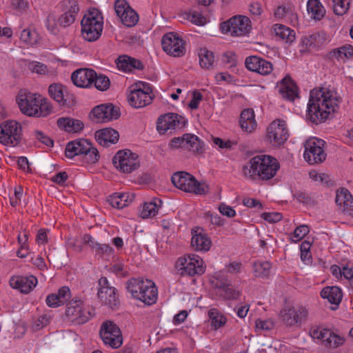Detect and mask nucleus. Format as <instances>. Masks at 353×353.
Wrapping results in <instances>:
<instances>
[{
    "label": "nucleus",
    "instance_id": "1",
    "mask_svg": "<svg viewBox=\"0 0 353 353\" xmlns=\"http://www.w3.org/2000/svg\"><path fill=\"white\" fill-rule=\"evenodd\" d=\"M341 101V97L333 88L314 89L307 104V118L316 124L323 122L336 111Z\"/></svg>",
    "mask_w": 353,
    "mask_h": 353
},
{
    "label": "nucleus",
    "instance_id": "2",
    "mask_svg": "<svg viewBox=\"0 0 353 353\" xmlns=\"http://www.w3.org/2000/svg\"><path fill=\"white\" fill-rule=\"evenodd\" d=\"M279 168V163L275 158L259 154L250 159L242 166L241 174L252 182L267 181L276 174Z\"/></svg>",
    "mask_w": 353,
    "mask_h": 353
},
{
    "label": "nucleus",
    "instance_id": "3",
    "mask_svg": "<svg viewBox=\"0 0 353 353\" xmlns=\"http://www.w3.org/2000/svg\"><path fill=\"white\" fill-rule=\"evenodd\" d=\"M17 101L21 112L28 117H46L52 112V106L46 99L26 90L19 91Z\"/></svg>",
    "mask_w": 353,
    "mask_h": 353
},
{
    "label": "nucleus",
    "instance_id": "4",
    "mask_svg": "<svg viewBox=\"0 0 353 353\" xmlns=\"http://www.w3.org/2000/svg\"><path fill=\"white\" fill-rule=\"evenodd\" d=\"M81 36L88 42L99 39L103 28V17L97 8H90L84 14L81 21Z\"/></svg>",
    "mask_w": 353,
    "mask_h": 353
},
{
    "label": "nucleus",
    "instance_id": "5",
    "mask_svg": "<svg viewBox=\"0 0 353 353\" xmlns=\"http://www.w3.org/2000/svg\"><path fill=\"white\" fill-rule=\"evenodd\" d=\"M173 185L184 192L196 194H205L208 192V185L199 182L194 176L185 172H178L172 176Z\"/></svg>",
    "mask_w": 353,
    "mask_h": 353
},
{
    "label": "nucleus",
    "instance_id": "6",
    "mask_svg": "<svg viewBox=\"0 0 353 353\" xmlns=\"http://www.w3.org/2000/svg\"><path fill=\"white\" fill-rule=\"evenodd\" d=\"M65 316L68 321L76 325H81L90 319L92 314L90 309L83 301L75 297L68 302Z\"/></svg>",
    "mask_w": 353,
    "mask_h": 353
},
{
    "label": "nucleus",
    "instance_id": "7",
    "mask_svg": "<svg viewBox=\"0 0 353 353\" xmlns=\"http://www.w3.org/2000/svg\"><path fill=\"white\" fill-rule=\"evenodd\" d=\"M153 96L150 85L146 82L139 81L130 87L128 101L131 106L141 108L149 105Z\"/></svg>",
    "mask_w": 353,
    "mask_h": 353
},
{
    "label": "nucleus",
    "instance_id": "8",
    "mask_svg": "<svg viewBox=\"0 0 353 353\" xmlns=\"http://www.w3.org/2000/svg\"><path fill=\"white\" fill-rule=\"evenodd\" d=\"M220 28L223 34H228L232 37H244L250 33L252 23L248 17L236 15L222 22Z\"/></svg>",
    "mask_w": 353,
    "mask_h": 353
},
{
    "label": "nucleus",
    "instance_id": "9",
    "mask_svg": "<svg viewBox=\"0 0 353 353\" xmlns=\"http://www.w3.org/2000/svg\"><path fill=\"white\" fill-rule=\"evenodd\" d=\"M175 267L181 276L200 275L205 272L203 261L194 254L179 258L176 262Z\"/></svg>",
    "mask_w": 353,
    "mask_h": 353
},
{
    "label": "nucleus",
    "instance_id": "10",
    "mask_svg": "<svg viewBox=\"0 0 353 353\" xmlns=\"http://www.w3.org/2000/svg\"><path fill=\"white\" fill-rule=\"evenodd\" d=\"M324 145L325 141L322 139L315 137L307 139L304 144L305 160L312 165L323 162L326 157Z\"/></svg>",
    "mask_w": 353,
    "mask_h": 353
},
{
    "label": "nucleus",
    "instance_id": "11",
    "mask_svg": "<svg viewBox=\"0 0 353 353\" xmlns=\"http://www.w3.org/2000/svg\"><path fill=\"white\" fill-rule=\"evenodd\" d=\"M21 137V125L13 120L3 121L0 125V142L8 146L17 145Z\"/></svg>",
    "mask_w": 353,
    "mask_h": 353
},
{
    "label": "nucleus",
    "instance_id": "12",
    "mask_svg": "<svg viewBox=\"0 0 353 353\" xmlns=\"http://www.w3.org/2000/svg\"><path fill=\"white\" fill-rule=\"evenodd\" d=\"M113 164L117 169L130 173L139 167L138 155L130 150H120L113 158Z\"/></svg>",
    "mask_w": 353,
    "mask_h": 353
},
{
    "label": "nucleus",
    "instance_id": "13",
    "mask_svg": "<svg viewBox=\"0 0 353 353\" xmlns=\"http://www.w3.org/2000/svg\"><path fill=\"white\" fill-rule=\"evenodd\" d=\"M100 336L106 345L112 348L119 347L123 343L119 327L112 321L103 323L100 329Z\"/></svg>",
    "mask_w": 353,
    "mask_h": 353
},
{
    "label": "nucleus",
    "instance_id": "14",
    "mask_svg": "<svg viewBox=\"0 0 353 353\" xmlns=\"http://www.w3.org/2000/svg\"><path fill=\"white\" fill-rule=\"evenodd\" d=\"M169 147L172 150L179 148L188 150L194 154L202 152L200 139L197 136L192 134H185L182 137L173 138L169 143Z\"/></svg>",
    "mask_w": 353,
    "mask_h": 353
},
{
    "label": "nucleus",
    "instance_id": "15",
    "mask_svg": "<svg viewBox=\"0 0 353 353\" xmlns=\"http://www.w3.org/2000/svg\"><path fill=\"white\" fill-rule=\"evenodd\" d=\"M308 316V310L305 307L298 306L285 308L281 312V317L283 323L290 327L300 326Z\"/></svg>",
    "mask_w": 353,
    "mask_h": 353
},
{
    "label": "nucleus",
    "instance_id": "16",
    "mask_svg": "<svg viewBox=\"0 0 353 353\" xmlns=\"http://www.w3.org/2000/svg\"><path fill=\"white\" fill-rule=\"evenodd\" d=\"M97 296L100 301L114 309L119 305V299L116 293V289L110 286L107 278L101 277L99 280V290Z\"/></svg>",
    "mask_w": 353,
    "mask_h": 353
},
{
    "label": "nucleus",
    "instance_id": "17",
    "mask_svg": "<svg viewBox=\"0 0 353 353\" xmlns=\"http://www.w3.org/2000/svg\"><path fill=\"white\" fill-rule=\"evenodd\" d=\"M161 44L163 50L173 57H180L185 53L183 41L176 33L165 34L163 37Z\"/></svg>",
    "mask_w": 353,
    "mask_h": 353
},
{
    "label": "nucleus",
    "instance_id": "18",
    "mask_svg": "<svg viewBox=\"0 0 353 353\" xmlns=\"http://www.w3.org/2000/svg\"><path fill=\"white\" fill-rule=\"evenodd\" d=\"M186 120L182 116L174 113H168L160 117L157 124V129L161 134L168 130L181 129L185 126Z\"/></svg>",
    "mask_w": 353,
    "mask_h": 353
},
{
    "label": "nucleus",
    "instance_id": "19",
    "mask_svg": "<svg viewBox=\"0 0 353 353\" xmlns=\"http://www.w3.org/2000/svg\"><path fill=\"white\" fill-rule=\"evenodd\" d=\"M267 137L274 145L283 144L288 138L285 121L278 119L272 122L268 128Z\"/></svg>",
    "mask_w": 353,
    "mask_h": 353
},
{
    "label": "nucleus",
    "instance_id": "20",
    "mask_svg": "<svg viewBox=\"0 0 353 353\" xmlns=\"http://www.w3.org/2000/svg\"><path fill=\"white\" fill-rule=\"evenodd\" d=\"M114 10L122 23L128 27L135 26L139 21L137 13L127 1H115Z\"/></svg>",
    "mask_w": 353,
    "mask_h": 353
},
{
    "label": "nucleus",
    "instance_id": "21",
    "mask_svg": "<svg viewBox=\"0 0 353 353\" xmlns=\"http://www.w3.org/2000/svg\"><path fill=\"white\" fill-rule=\"evenodd\" d=\"M314 339L321 341V343L327 347L335 348L343 343L344 339L339 334L325 328H318L311 332Z\"/></svg>",
    "mask_w": 353,
    "mask_h": 353
},
{
    "label": "nucleus",
    "instance_id": "22",
    "mask_svg": "<svg viewBox=\"0 0 353 353\" xmlns=\"http://www.w3.org/2000/svg\"><path fill=\"white\" fill-rule=\"evenodd\" d=\"M245 65L248 70L261 75H268L273 70L272 64L259 57L250 56L245 59Z\"/></svg>",
    "mask_w": 353,
    "mask_h": 353
},
{
    "label": "nucleus",
    "instance_id": "23",
    "mask_svg": "<svg viewBox=\"0 0 353 353\" xmlns=\"http://www.w3.org/2000/svg\"><path fill=\"white\" fill-rule=\"evenodd\" d=\"M97 122L105 123L119 117L118 110L111 104H101L95 107L92 111Z\"/></svg>",
    "mask_w": 353,
    "mask_h": 353
},
{
    "label": "nucleus",
    "instance_id": "24",
    "mask_svg": "<svg viewBox=\"0 0 353 353\" xmlns=\"http://www.w3.org/2000/svg\"><path fill=\"white\" fill-rule=\"evenodd\" d=\"M335 201L345 214L353 217V196L347 189L341 188L338 190Z\"/></svg>",
    "mask_w": 353,
    "mask_h": 353
},
{
    "label": "nucleus",
    "instance_id": "25",
    "mask_svg": "<svg viewBox=\"0 0 353 353\" xmlns=\"http://www.w3.org/2000/svg\"><path fill=\"white\" fill-rule=\"evenodd\" d=\"M96 78V72L92 69L81 68L75 70L71 76L72 83L79 88L90 86Z\"/></svg>",
    "mask_w": 353,
    "mask_h": 353
},
{
    "label": "nucleus",
    "instance_id": "26",
    "mask_svg": "<svg viewBox=\"0 0 353 353\" xmlns=\"http://www.w3.org/2000/svg\"><path fill=\"white\" fill-rule=\"evenodd\" d=\"M216 282L214 283V288L220 290L221 295L225 299L238 300L241 296V291L234 288L233 286L221 278V274L215 277Z\"/></svg>",
    "mask_w": 353,
    "mask_h": 353
},
{
    "label": "nucleus",
    "instance_id": "27",
    "mask_svg": "<svg viewBox=\"0 0 353 353\" xmlns=\"http://www.w3.org/2000/svg\"><path fill=\"white\" fill-rule=\"evenodd\" d=\"M192 235L191 245L195 250L207 252L210 249L211 240L202 229H192Z\"/></svg>",
    "mask_w": 353,
    "mask_h": 353
},
{
    "label": "nucleus",
    "instance_id": "28",
    "mask_svg": "<svg viewBox=\"0 0 353 353\" xmlns=\"http://www.w3.org/2000/svg\"><path fill=\"white\" fill-rule=\"evenodd\" d=\"M10 284L12 288L17 289L22 293L28 294L37 285V279L32 275L16 276L11 278Z\"/></svg>",
    "mask_w": 353,
    "mask_h": 353
},
{
    "label": "nucleus",
    "instance_id": "29",
    "mask_svg": "<svg viewBox=\"0 0 353 353\" xmlns=\"http://www.w3.org/2000/svg\"><path fill=\"white\" fill-rule=\"evenodd\" d=\"M63 14L58 19V24L63 28L72 24L75 20V14L79 12V7L77 1H65Z\"/></svg>",
    "mask_w": 353,
    "mask_h": 353
},
{
    "label": "nucleus",
    "instance_id": "30",
    "mask_svg": "<svg viewBox=\"0 0 353 353\" xmlns=\"http://www.w3.org/2000/svg\"><path fill=\"white\" fill-rule=\"evenodd\" d=\"M91 143L87 139H78L69 142L65 148L66 157L72 159L75 156L83 155L85 151L90 148Z\"/></svg>",
    "mask_w": 353,
    "mask_h": 353
},
{
    "label": "nucleus",
    "instance_id": "31",
    "mask_svg": "<svg viewBox=\"0 0 353 353\" xmlns=\"http://www.w3.org/2000/svg\"><path fill=\"white\" fill-rule=\"evenodd\" d=\"M71 298V291L67 286L61 287L57 293L49 294L46 299V304L50 307H57L63 305Z\"/></svg>",
    "mask_w": 353,
    "mask_h": 353
},
{
    "label": "nucleus",
    "instance_id": "32",
    "mask_svg": "<svg viewBox=\"0 0 353 353\" xmlns=\"http://www.w3.org/2000/svg\"><path fill=\"white\" fill-rule=\"evenodd\" d=\"M278 92L282 97L293 101L298 97L297 87L290 77L283 78L276 85Z\"/></svg>",
    "mask_w": 353,
    "mask_h": 353
},
{
    "label": "nucleus",
    "instance_id": "33",
    "mask_svg": "<svg viewBox=\"0 0 353 353\" xmlns=\"http://www.w3.org/2000/svg\"><path fill=\"white\" fill-rule=\"evenodd\" d=\"M329 41V37L325 32H314L306 36L303 39V43L310 50H319L326 44Z\"/></svg>",
    "mask_w": 353,
    "mask_h": 353
},
{
    "label": "nucleus",
    "instance_id": "34",
    "mask_svg": "<svg viewBox=\"0 0 353 353\" xmlns=\"http://www.w3.org/2000/svg\"><path fill=\"white\" fill-rule=\"evenodd\" d=\"M119 138V132L112 128H104L95 132L96 140L101 145L105 147L116 143Z\"/></svg>",
    "mask_w": 353,
    "mask_h": 353
},
{
    "label": "nucleus",
    "instance_id": "35",
    "mask_svg": "<svg viewBox=\"0 0 353 353\" xmlns=\"http://www.w3.org/2000/svg\"><path fill=\"white\" fill-rule=\"evenodd\" d=\"M161 206L162 201L158 198L145 201L139 208L140 216L143 219L152 218L158 214Z\"/></svg>",
    "mask_w": 353,
    "mask_h": 353
},
{
    "label": "nucleus",
    "instance_id": "36",
    "mask_svg": "<svg viewBox=\"0 0 353 353\" xmlns=\"http://www.w3.org/2000/svg\"><path fill=\"white\" fill-rule=\"evenodd\" d=\"M117 68L124 72H132L134 69L141 70L142 63L134 58L126 55L120 56L116 61Z\"/></svg>",
    "mask_w": 353,
    "mask_h": 353
},
{
    "label": "nucleus",
    "instance_id": "37",
    "mask_svg": "<svg viewBox=\"0 0 353 353\" xmlns=\"http://www.w3.org/2000/svg\"><path fill=\"white\" fill-rule=\"evenodd\" d=\"M321 296L324 299L335 305H339L343 297V293L340 288L337 286H327L321 292Z\"/></svg>",
    "mask_w": 353,
    "mask_h": 353
},
{
    "label": "nucleus",
    "instance_id": "38",
    "mask_svg": "<svg viewBox=\"0 0 353 353\" xmlns=\"http://www.w3.org/2000/svg\"><path fill=\"white\" fill-rule=\"evenodd\" d=\"M254 112L252 109L244 110L241 114L240 125L247 132H253L256 127Z\"/></svg>",
    "mask_w": 353,
    "mask_h": 353
},
{
    "label": "nucleus",
    "instance_id": "39",
    "mask_svg": "<svg viewBox=\"0 0 353 353\" xmlns=\"http://www.w3.org/2000/svg\"><path fill=\"white\" fill-rule=\"evenodd\" d=\"M128 292L131 294L132 296L136 299H139L142 296V293L145 290L146 286V280L140 279H131L126 284Z\"/></svg>",
    "mask_w": 353,
    "mask_h": 353
},
{
    "label": "nucleus",
    "instance_id": "40",
    "mask_svg": "<svg viewBox=\"0 0 353 353\" xmlns=\"http://www.w3.org/2000/svg\"><path fill=\"white\" fill-rule=\"evenodd\" d=\"M57 125L61 129L69 132H78L83 128L82 121L69 117L59 118L57 120Z\"/></svg>",
    "mask_w": 353,
    "mask_h": 353
},
{
    "label": "nucleus",
    "instance_id": "41",
    "mask_svg": "<svg viewBox=\"0 0 353 353\" xmlns=\"http://www.w3.org/2000/svg\"><path fill=\"white\" fill-rule=\"evenodd\" d=\"M146 286L145 290L142 293V296L138 300L142 301L148 305L156 303L158 296L157 288L154 283L150 280L146 279Z\"/></svg>",
    "mask_w": 353,
    "mask_h": 353
},
{
    "label": "nucleus",
    "instance_id": "42",
    "mask_svg": "<svg viewBox=\"0 0 353 353\" xmlns=\"http://www.w3.org/2000/svg\"><path fill=\"white\" fill-rule=\"evenodd\" d=\"M273 28L276 36L279 39L290 43L294 41L295 33L293 30L282 24H275Z\"/></svg>",
    "mask_w": 353,
    "mask_h": 353
},
{
    "label": "nucleus",
    "instance_id": "43",
    "mask_svg": "<svg viewBox=\"0 0 353 353\" xmlns=\"http://www.w3.org/2000/svg\"><path fill=\"white\" fill-rule=\"evenodd\" d=\"M48 92L50 97L59 103V105H66L65 90L62 85L57 83L50 85L48 88Z\"/></svg>",
    "mask_w": 353,
    "mask_h": 353
},
{
    "label": "nucleus",
    "instance_id": "44",
    "mask_svg": "<svg viewBox=\"0 0 353 353\" xmlns=\"http://www.w3.org/2000/svg\"><path fill=\"white\" fill-rule=\"evenodd\" d=\"M307 10L310 18L316 21L321 20L325 14L321 1H307Z\"/></svg>",
    "mask_w": 353,
    "mask_h": 353
},
{
    "label": "nucleus",
    "instance_id": "45",
    "mask_svg": "<svg viewBox=\"0 0 353 353\" xmlns=\"http://www.w3.org/2000/svg\"><path fill=\"white\" fill-rule=\"evenodd\" d=\"M128 198V194L114 193L108 197V202L114 208L122 209L130 203L131 200Z\"/></svg>",
    "mask_w": 353,
    "mask_h": 353
},
{
    "label": "nucleus",
    "instance_id": "46",
    "mask_svg": "<svg viewBox=\"0 0 353 353\" xmlns=\"http://www.w3.org/2000/svg\"><path fill=\"white\" fill-rule=\"evenodd\" d=\"M199 63L201 68L211 69L214 62V56L212 52L206 48H201L199 52Z\"/></svg>",
    "mask_w": 353,
    "mask_h": 353
},
{
    "label": "nucleus",
    "instance_id": "47",
    "mask_svg": "<svg viewBox=\"0 0 353 353\" xmlns=\"http://www.w3.org/2000/svg\"><path fill=\"white\" fill-rule=\"evenodd\" d=\"M181 16L196 26H204L207 23L206 18L196 10L185 12Z\"/></svg>",
    "mask_w": 353,
    "mask_h": 353
},
{
    "label": "nucleus",
    "instance_id": "48",
    "mask_svg": "<svg viewBox=\"0 0 353 353\" xmlns=\"http://www.w3.org/2000/svg\"><path fill=\"white\" fill-rule=\"evenodd\" d=\"M208 316L212 321V327L215 330L223 326L227 321L223 314L215 308L209 310Z\"/></svg>",
    "mask_w": 353,
    "mask_h": 353
},
{
    "label": "nucleus",
    "instance_id": "49",
    "mask_svg": "<svg viewBox=\"0 0 353 353\" xmlns=\"http://www.w3.org/2000/svg\"><path fill=\"white\" fill-rule=\"evenodd\" d=\"M253 269L256 276L267 277L270 273L271 264L266 261H258L253 264Z\"/></svg>",
    "mask_w": 353,
    "mask_h": 353
},
{
    "label": "nucleus",
    "instance_id": "50",
    "mask_svg": "<svg viewBox=\"0 0 353 353\" xmlns=\"http://www.w3.org/2000/svg\"><path fill=\"white\" fill-rule=\"evenodd\" d=\"M332 56L339 60L344 61L353 56V48L351 45H345L332 51Z\"/></svg>",
    "mask_w": 353,
    "mask_h": 353
},
{
    "label": "nucleus",
    "instance_id": "51",
    "mask_svg": "<svg viewBox=\"0 0 353 353\" xmlns=\"http://www.w3.org/2000/svg\"><path fill=\"white\" fill-rule=\"evenodd\" d=\"M274 15L278 19H283L287 17H292L294 16V10L290 3H283L276 8L274 12Z\"/></svg>",
    "mask_w": 353,
    "mask_h": 353
},
{
    "label": "nucleus",
    "instance_id": "52",
    "mask_svg": "<svg viewBox=\"0 0 353 353\" xmlns=\"http://www.w3.org/2000/svg\"><path fill=\"white\" fill-rule=\"evenodd\" d=\"M37 37L36 32H32L29 29H24L21 33L20 39L27 45L33 46L37 43Z\"/></svg>",
    "mask_w": 353,
    "mask_h": 353
},
{
    "label": "nucleus",
    "instance_id": "53",
    "mask_svg": "<svg viewBox=\"0 0 353 353\" xmlns=\"http://www.w3.org/2000/svg\"><path fill=\"white\" fill-rule=\"evenodd\" d=\"M274 327V323L271 319L263 320L257 319L255 321V331L259 333L267 332L272 330Z\"/></svg>",
    "mask_w": 353,
    "mask_h": 353
},
{
    "label": "nucleus",
    "instance_id": "54",
    "mask_svg": "<svg viewBox=\"0 0 353 353\" xmlns=\"http://www.w3.org/2000/svg\"><path fill=\"white\" fill-rule=\"evenodd\" d=\"M310 232L307 225L298 226L291 236V240L294 242H298L303 239Z\"/></svg>",
    "mask_w": 353,
    "mask_h": 353
},
{
    "label": "nucleus",
    "instance_id": "55",
    "mask_svg": "<svg viewBox=\"0 0 353 353\" xmlns=\"http://www.w3.org/2000/svg\"><path fill=\"white\" fill-rule=\"evenodd\" d=\"M99 158V154L98 150L92 146V144L90 145V148L88 151L83 154V159L88 163H96Z\"/></svg>",
    "mask_w": 353,
    "mask_h": 353
},
{
    "label": "nucleus",
    "instance_id": "56",
    "mask_svg": "<svg viewBox=\"0 0 353 353\" xmlns=\"http://www.w3.org/2000/svg\"><path fill=\"white\" fill-rule=\"evenodd\" d=\"M57 23L55 16L50 14L45 21V26L50 33L57 34L59 32Z\"/></svg>",
    "mask_w": 353,
    "mask_h": 353
},
{
    "label": "nucleus",
    "instance_id": "57",
    "mask_svg": "<svg viewBox=\"0 0 353 353\" xmlns=\"http://www.w3.org/2000/svg\"><path fill=\"white\" fill-rule=\"evenodd\" d=\"M94 86L99 90H105L110 86V80L109 79L103 75L97 76L96 74V78L94 79Z\"/></svg>",
    "mask_w": 353,
    "mask_h": 353
},
{
    "label": "nucleus",
    "instance_id": "58",
    "mask_svg": "<svg viewBox=\"0 0 353 353\" xmlns=\"http://www.w3.org/2000/svg\"><path fill=\"white\" fill-rule=\"evenodd\" d=\"M333 11L339 16H342L347 12L349 9V1H333Z\"/></svg>",
    "mask_w": 353,
    "mask_h": 353
},
{
    "label": "nucleus",
    "instance_id": "59",
    "mask_svg": "<svg viewBox=\"0 0 353 353\" xmlns=\"http://www.w3.org/2000/svg\"><path fill=\"white\" fill-rule=\"evenodd\" d=\"M96 254L100 256H110L114 253V250L108 244L99 243L95 250Z\"/></svg>",
    "mask_w": 353,
    "mask_h": 353
},
{
    "label": "nucleus",
    "instance_id": "60",
    "mask_svg": "<svg viewBox=\"0 0 353 353\" xmlns=\"http://www.w3.org/2000/svg\"><path fill=\"white\" fill-rule=\"evenodd\" d=\"M219 212L228 218H232L236 216V211L230 206L224 203H221L219 206Z\"/></svg>",
    "mask_w": 353,
    "mask_h": 353
},
{
    "label": "nucleus",
    "instance_id": "61",
    "mask_svg": "<svg viewBox=\"0 0 353 353\" xmlns=\"http://www.w3.org/2000/svg\"><path fill=\"white\" fill-rule=\"evenodd\" d=\"M50 321V318L47 315H42L35 320L32 324L34 330H39L46 326Z\"/></svg>",
    "mask_w": 353,
    "mask_h": 353
},
{
    "label": "nucleus",
    "instance_id": "62",
    "mask_svg": "<svg viewBox=\"0 0 353 353\" xmlns=\"http://www.w3.org/2000/svg\"><path fill=\"white\" fill-rule=\"evenodd\" d=\"M310 244L307 241L303 242L301 246V259L305 263L310 261Z\"/></svg>",
    "mask_w": 353,
    "mask_h": 353
},
{
    "label": "nucleus",
    "instance_id": "63",
    "mask_svg": "<svg viewBox=\"0 0 353 353\" xmlns=\"http://www.w3.org/2000/svg\"><path fill=\"white\" fill-rule=\"evenodd\" d=\"M28 68L33 72L40 74H44L47 72L46 65L39 62H31L29 63Z\"/></svg>",
    "mask_w": 353,
    "mask_h": 353
},
{
    "label": "nucleus",
    "instance_id": "64",
    "mask_svg": "<svg viewBox=\"0 0 353 353\" xmlns=\"http://www.w3.org/2000/svg\"><path fill=\"white\" fill-rule=\"evenodd\" d=\"M81 242L83 245H88L93 250H96L99 243L95 241V239L90 234H85L81 238Z\"/></svg>",
    "mask_w": 353,
    "mask_h": 353
}]
</instances>
